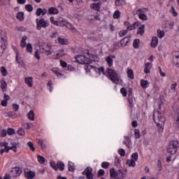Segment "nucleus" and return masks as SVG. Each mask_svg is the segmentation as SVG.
Wrapping results in <instances>:
<instances>
[{
    "label": "nucleus",
    "instance_id": "nucleus-46",
    "mask_svg": "<svg viewBox=\"0 0 179 179\" xmlns=\"http://www.w3.org/2000/svg\"><path fill=\"white\" fill-rule=\"evenodd\" d=\"M50 22L55 26H59V22L58 21H56L54 17H50Z\"/></svg>",
    "mask_w": 179,
    "mask_h": 179
},
{
    "label": "nucleus",
    "instance_id": "nucleus-10",
    "mask_svg": "<svg viewBox=\"0 0 179 179\" xmlns=\"http://www.w3.org/2000/svg\"><path fill=\"white\" fill-rule=\"evenodd\" d=\"M0 87L2 92H6V89H8V83H6V80H5V78H2L0 81Z\"/></svg>",
    "mask_w": 179,
    "mask_h": 179
},
{
    "label": "nucleus",
    "instance_id": "nucleus-22",
    "mask_svg": "<svg viewBox=\"0 0 179 179\" xmlns=\"http://www.w3.org/2000/svg\"><path fill=\"white\" fill-rule=\"evenodd\" d=\"M146 12H149V8H138L136 11V15H139L141 13L145 14L146 13Z\"/></svg>",
    "mask_w": 179,
    "mask_h": 179
},
{
    "label": "nucleus",
    "instance_id": "nucleus-34",
    "mask_svg": "<svg viewBox=\"0 0 179 179\" xmlns=\"http://www.w3.org/2000/svg\"><path fill=\"white\" fill-rule=\"evenodd\" d=\"M136 161L134 160V159H129L127 160V164L128 166H129V167H135L136 163Z\"/></svg>",
    "mask_w": 179,
    "mask_h": 179
},
{
    "label": "nucleus",
    "instance_id": "nucleus-49",
    "mask_svg": "<svg viewBox=\"0 0 179 179\" xmlns=\"http://www.w3.org/2000/svg\"><path fill=\"white\" fill-rule=\"evenodd\" d=\"M50 167H52V169H53V170H55V171H57L58 167L57 166V164H55V162H54L53 161L50 162Z\"/></svg>",
    "mask_w": 179,
    "mask_h": 179
},
{
    "label": "nucleus",
    "instance_id": "nucleus-56",
    "mask_svg": "<svg viewBox=\"0 0 179 179\" xmlns=\"http://www.w3.org/2000/svg\"><path fill=\"white\" fill-rule=\"evenodd\" d=\"M8 142H1L0 143V148H10Z\"/></svg>",
    "mask_w": 179,
    "mask_h": 179
},
{
    "label": "nucleus",
    "instance_id": "nucleus-18",
    "mask_svg": "<svg viewBox=\"0 0 179 179\" xmlns=\"http://www.w3.org/2000/svg\"><path fill=\"white\" fill-rule=\"evenodd\" d=\"M150 69H152V64L146 63L144 68L145 73H150Z\"/></svg>",
    "mask_w": 179,
    "mask_h": 179
},
{
    "label": "nucleus",
    "instance_id": "nucleus-14",
    "mask_svg": "<svg viewBox=\"0 0 179 179\" xmlns=\"http://www.w3.org/2000/svg\"><path fill=\"white\" fill-rule=\"evenodd\" d=\"M24 82L29 87H33V78L31 77H26L24 78Z\"/></svg>",
    "mask_w": 179,
    "mask_h": 179
},
{
    "label": "nucleus",
    "instance_id": "nucleus-31",
    "mask_svg": "<svg viewBox=\"0 0 179 179\" xmlns=\"http://www.w3.org/2000/svg\"><path fill=\"white\" fill-rule=\"evenodd\" d=\"M51 71L53 73H55V75H56V76H57V78H61V76H62V73H61L58 69H52Z\"/></svg>",
    "mask_w": 179,
    "mask_h": 179
},
{
    "label": "nucleus",
    "instance_id": "nucleus-55",
    "mask_svg": "<svg viewBox=\"0 0 179 179\" xmlns=\"http://www.w3.org/2000/svg\"><path fill=\"white\" fill-rule=\"evenodd\" d=\"M36 15L37 16H41V15H43V8H37V10L36 11Z\"/></svg>",
    "mask_w": 179,
    "mask_h": 179
},
{
    "label": "nucleus",
    "instance_id": "nucleus-59",
    "mask_svg": "<svg viewBox=\"0 0 179 179\" xmlns=\"http://www.w3.org/2000/svg\"><path fill=\"white\" fill-rule=\"evenodd\" d=\"M106 174V171H104V169H100L98 171V177H103Z\"/></svg>",
    "mask_w": 179,
    "mask_h": 179
},
{
    "label": "nucleus",
    "instance_id": "nucleus-36",
    "mask_svg": "<svg viewBox=\"0 0 179 179\" xmlns=\"http://www.w3.org/2000/svg\"><path fill=\"white\" fill-rule=\"evenodd\" d=\"M1 73L3 76H8V70H6V68L5 66H1L0 69Z\"/></svg>",
    "mask_w": 179,
    "mask_h": 179
},
{
    "label": "nucleus",
    "instance_id": "nucleus-61",
    "mask_svg": "<svg viewBox=\"0 0 179 179\" xmlns=\"http://www.w3.org/2000/svg\"><path fill=\"white\" fill-rule=\"evenodd\" d=\"M17 132L18 135H20V136H23L25 134L23 129H20L19 130H17Z\"/></svg>",
    "mask_w": 179,
    "mask_h": 179
},
{
    "label": "nucleus",
    "instance_id": "nucleus-33",
    "mask_svg": "<svg viewBox=\"0 0 179 179\" xmlns=\"http://www.w3.org/2000/svg\"><path fill=\"white\" fill-rule=\"evenodd\" d=\"M138 22H134L133 24L128 26L126 30H127V31L128 30H134V29H136V26H138Z\"/></svg>",
    "mask_w": 179,
    "mask_h": 179
},
{
    "label": "nucleus",
    "instance_id": "nucleus-15",
    "mask_svg": "<svg viewBox=\"0 0 179 179\" xmlns=\"http://www.w3.org/2000/svg\"><path fill=\"white\" fill-rule=\"evenodd\" d=\"M130 37H124L120 41V44L122 47H127V44L129 43Z\"/></svg>",
    "mask_w": 179,
    "mask_h": 179
},
{
    "label": "nucleus",
    "instance_id": "nucleus-57",
    "mask_svg": "<svg viewBox=\"0 0 179 179\" xmlns=\"http://www.w3.org/2000/svg\"><path fill=\"white\" fill-rule=\"evenodd\" d=\"M110 166V163L103 162L101 163V167L103 169H108V166Z\"/></svg>",
    "mask_w": 179,
    "mask_h": 179
},
{
    "label": "nucleus",
    "instance_id": "nucleus-4",
    "mask_svg": "<svg viewBox=\"0 0 179 179\" xmlns=\"http://www.w3.org/2000/svg\"><path fill=\"white\" fill-rule=\"evenodd\" d=\"M73 59L74 62H78L81 64H92V59H90V57H87L83 55H78Z\"/></svg>",
    "mask_w": 179,
    "mask_h": 179
},
{
    "label": "nucleus",
    "instance_id": "nucleus-53",
    "mask_svg": "<svg viewBox=\"0 0 179 179\" xmlns=\"http://www.w3.org/2000/svg\"><path fill=\"white\" fill-rule=\"evenodd\" d=\"M138 152H134L131 155V159L132 160H134V162H138Z\"/></svg>",
    "mask_w": 179,
    "mask_h": 179
},
{
    "label": "nucleus",
    "instance_id": "nucleus-8",
    "mask_svg": "<svg viewBox=\"0 0 179 179\" xmlns=\"http://www.w3.org/2000/svg\"><path fill=\"white\" fill-rule=\"evenodd\" d=\"M92 168H86L85 171L83 172V176H86L87 179H93V173H92Z\"/></svg>",
    "mask_w": 179,
    "mask_h": 179
},
{
    "label": "nucleus",
    "instance_id": "nucleus-12",
    "mask_svg": "<svg viewBox=\"0 0 179 179\" xmlns=\"http://www.w3.org/2000/svg\"><path fill=\"white\" fill-rule=\"evenodd\" d=\"M58 13H59L58 8H57L55 7H50L48 8V14L49 15H58Z\"/></svg>",
    "mask_w": 179,
    "mask_h": 179
},
{
    "label": "nucleus",
    "instance_id": "nucleus-17",
    "mask_svg": "<svg viewBox=\"0 0 179 179\" xmlns=\"http://www.w3.org/2000/svg\"><path fill=\"white\" fill-rule=\"evenodd\" d=\"M16 17L20 22H23V20H24V13L18 12L17 13Z\"/></svg>",
    "mask_w": 179,
    "mask_h": 179
},
{
    "label": "nucleus",
    "instance_id": "nucleus-16",
    "mask_svg": "<svg viewBox=\"0 0 179 179\" xmlns=\"http://www.w3.org/2000/svg\"><path fill=\"white\" fill-rule=\"evenodd\" d=\"M117 174L118 171H115V169H114V168L110 169V176L111 177V179H115Z\"/></svg>",
    "mask_w": 179,
    "mask_h": 179
},
{
    "label": "nucleus",
    "instance_id": "nucleus-64",
    "mask_svg": "<svg viewBox=\"0 0 179 179\" xmlns=\"http://www.w3.org/2000/svg\"><path fill=\"white\" fill-rule=\"evenodd\" d=\"M34 56H35V58H36V59H40V51L36 50L35 52Z\"/></svg>",
    "mask_w": 179,
    "mask_h": 179
},
{
    "label": "nucleus",
    "instance_id": "nucleus-52",
    "mask_svg": "<svg viewBox=\"0 0 179 179\" xmlns=\"http://www.w3.org/2000/svg\"><path fill=\"white\" fill-rule=\"evenodd\" d=\"M128 34V30H121L119 31V36L120 37H124L126 34Z\"/></svg>",
    "mask_w": 179,
    "mask_h": 179
},
{
    "label": "nucleus",
    "instance_id": "nucleus-48",
    "mask_svg": "<svg viewBox=\"0 0 179 179\" xmlns=\"http://www.w3.org/2000/svg\"><path fill=\"white\" fill-rule=\"evenodd\" d=\"M25 9L27 12H33V6L31 4H26Z\"/></svg>",
    "mask_w": 179,
    "mask_h": 179
},
{
    "label": "nucleus",
    "instance_id": "nucleus-27",
    "mask_svg": "<svg viewBox=\"0 0 179 179\" xmlns=\"http://www.w3.org/2000/svg\"><path fill=\"white\" fill-rule=\"evenodd\" d=\"M127 76L129 78V79H134V70L131 69H127Z\"/></svg>",
    "mask_w": 179,
    "mask_h": 179
},
{
    "label": "nucleus",
    "instance_id": "nucleus-40",
    "mask_svg": "<svg viewBox=\"0 0 179 179\" xmlns=\"http://www.w3.org/2000/svg\"><path fill=\"white\" fill-rule=\"evenodd\" d=\"M6 135H8V130L3 129L1 130L0 131V136L1 138H5V136H6Z\"/></svg>",
    "mask_w": 179,
    "mask_h": 179
},
{
    "label": "nucleus",
    "instance_id": "nucleus-24",
    "mask_svg": "<svg viewBox=\"0 0 179 179\" xmlns=\"http://www.w3.org/2000/svg\"><path fill=\"white\" fill-rule=\"evenodd\" d=\"M17 146H19V144L17 143H12L11 147H10V150H13V152H17Z\"/></svg>",
    "mask_w": 179,
    "mask_h": 179
},
{
    "label": "nucleus",
    "instance_id": "nucleus-26",
    "mask_svg": "<svg viewBox=\"0 0 179 179\" xmlns=\"http://www.w3.org/2000/svg\"><path fill=\"white\" fill-rule=\"evenodd\" d=\"M57 41L59 43V44H60V45H65V44H66V43H68V40L59 37L57 38Z\"/></svg>",
    "mask_w": 179,
    "mask_h": 179
},
{
    "label": "nucleus",
    "instance_id": "nucleus-25",
    "mask_svg": "<svg viewBox=\"0 0 179 179\" xmlns=\"http://www.w3.org/2000/svg\"><path fill=\"white\" fill-rule=\"evenodd\" d=\"M26 40H27V36H24L22 38V40H21V42H20V45H21L22 48H24V47H26V45H27V43H26Z\"/></svg>",
    "mask_w": 179,
    "mask_h": 179
},
{
    "label": "nucleus",
    "instance_id": "nucleus-13",
    "mask_svg": "<svg viewBox=\"0 0 179 179\" xmlns=\"http://www.w3.org/2000/svg\"><path fill=\"white\" fill-rule=\"evenodd\" d=\"M158 44H159V38H157V37L156 36H153L151 41V47H152V48H156Z\"/></svg>",
    "mask_w": 179,
    "mask_h": 179
},
{
    "label": "nucleus",
    "instance_id": "nucleus-47",
    "mask_svg": "<svg viewBox=\"0 0 179 179\" xmlns=\"http://www.w3.org/2000/svg\"><path fill=\"white\" fill-rule=\"evenodd\" d=\"M26 47L27 52H30V54H31V52H33V46L31 44L28 43Z\"/></svg>",
    "mask_w": 179,
    "mask_h": 179
},
{
    "label": "nucleus",
    "instance_id": "nucleus-28",
    "mask_svg": "<svg viewBox=\"0 0 179 179\" xmlns=\"http://www.w3.org/2000/svg\"><path fill=\"white\" fill-rule=\"evenodd\" d=\"M27 177L28 179H33L36 177V173L31 171L27 173Z\"/></svg>",
    "mask_w": 179,
    "mask_h": 179
},
{
    "label": "nucleus",
    "instance_id": "nucleus-51",
    "mask_svg": "<svg viewBox=\"0 0 179 179\" xmlns=\"http://www.w3.org/2000/svg\"><path fill=\"white\" fill-rule=\"evenodd\" d=\"M7 135H15V129L8 128Z\"/></svg>",
    "mask_w": 179,
    "mask_h": 179
},
{
    "label": "nucleus",
    "instance_id": "nucleus-5",
    "mask_svg": "<svg viewBox=\"0 0 179 179\" xmlns=\"http://www.w3.org/2000/svg\"><path fill=\"white\" fill-rule=\"evenodd\" d=\"M37 30H41V29H45L50 26V21L45 20L44 18H37L36 20Z\"/></svg>",
    "mask_w": 179,
    "mask_h": 179
},
{
    "label": "nucleus",
    "instance_id": "nucleus-41",
    "mask_svg": "<svg viewBox=\"0 0 179 179\" xmlns=\"http://www.w3.org/2000/svg\"><path fill=\"white\" fill-rule=\"evenodd\" d=\"M171 13H172L173 16H178V13L176 11V8L174 6H171V10H170Z\"/></svg>",
    "mask_w": 179,
    "mask_h": 179
},
{
    "label": "nucleus",
    "instance_id": "nucleus-35",
    "mask_svg": "<svg viewBox=\"0 0 179 179\" xmlns=\"http://www.w3.org/2000/svg\"><path fill=\"white\" fill-rule=\"evenodd\" d=\"M37 160L38 163H40V164H44V163H45V158H44V157H42L41 155H38L37 157Z\"/></svg>",
    "mask_w": 179,
    "mask_h": 179
},
{
    "label": "nucleus",
    "instance_id": "nucleus-50",
    "mask_svg": "<svg viewBox=\"0 0 179 179\" xmlns=\"http://www.w3.org/2000/svg\"><path fill=\"white\" fill-rule=\"evenodd\" d=\"M139 43H140L139 39H135L134 41L133 45L134 48H139Z\"/></svg>",
    "mask_w": 179,
    "mask_h": 179
},
{
    "label": "nucleus",
    "instance_id": "nucleus-11",
    "mask_svg": "<svg viewBox=\"0 0 179 179\" xmlns=\"http://www.w3.org/2000/svg\"><path fill=\"white\" fill-rule=\"evenodd\" d=\"M101 6V3H93L90 5L91 8H92L94 10H96V12H99L100 10V8Z\"/></svg>",
    "mask_w": 179,
    "mask_h": 179
},
{
    "label": "nucleus",
    "instance_id": "nucleus-9",
    "mask_svg": "<svg viewBox=\"0 0 179 179\" xmlns=\"http://www.w3.org/2000/svg\"><path fill=\"white\" fill-rule=\"evenodd\" d=\"M15 61L21 66H24V62H23V59H22V57H20V54L19 53V51H17V50L16 51Z\"/></svg>",
    "mask_w": 179,
    "mask_h": 179
},
{
    "label": "nucleus",
    "instance_id": "nucleus-7",
    "mask_svg": "<svg viewBox=\"0 0 179 179\" xmlns=\"http://www.w3.org/2000/svg\"><path fill=\"white\" fill-rule=\"evenodd\" d=\"M10 173L13 177H19L22 174V169L17 166L14 167L12 169Z\"/></svg>",
    "mask_w": 179,
    "mask_h": 179
},
{
    "label": "nucleus",
    "instance_id": "nucleus-2",
    "mask_svg": "<svg viewBox=\"0 0 179 179\" xmlns=\"http://www.w3.org/2000/svg\"><path fill=\"white\" fill-rule=\"evenodd\" d=\"M106 73L108 74L107 77L115 85H118L120 83V76H118V73L113 69L107 68L106 69Z\"/></svg>",
    "mask_w": 179,
    "mask_h": 179
},
{
    "label": "nucleus",
    "instance_id": "nucleus-1",
    "mask_svg": "<svg viewBox=\"0 0 179 179\" xmlns=\"http://www.w3.org/2000/svg\"><path fill=\"white\" fill-rule=\"evenodd\" d=\"M153 120L157 127L158 132H163V127H164V122H166V118L163 113L160 110L154 112Z\"/></svg>",
    "mask_w": 179,
    "mask_h": 179
},
{
    "label": "nucleus",
    "instance_id": "nucleus-44",
    "mask_svg": "<svg viewBox=\"0 0 179 179\" xmlns=\"http://www.w3.org/2000/svg\"><path fill=\"white\" fill-rule=\"evenodd\" d=\"M164 31H162L160 29L157 30V37H159V38H163L164 37Z\"/></svg>",
    "mask_w": 179,
    "mask_h": 179
},
{
    "label": "nucleus",
    "instance_id": "nucleus-63",
    "mask_svg": "<svg viewBox=\"0 0 179 179\" xmlns=\"http://www.w3.org/2000/svg\"><path fill=\"white\" fill-rule=\"evenodd\" d=\"M13 109L14 111H18L19 110V105L18 104H13Z\"/></svg>",
    "mask_w": 179,
    "mask_h": 179
},
{
    "label": "nucleus",
    "instance_id": "nucleus-39",
    "mask_svg": "<svg viewBox=\"0 0 179 179\" xmlns=\"http://www.w3.org/2000/svg\"><path fill=\"white\" fill-rule=\"evenodd\" d=\"M134 136L136 139H139V138H141V131H139V129H134Z\"/></svg>",
    "mask_w": 179,
    "mask_h": 179
},
{
    "label": "nucleus",
    "instance_id": "nucleus-43",
    "mask_svg": "<svg viewBox=\"0 0 179 179\" xmlns=\"http://www.w3.org/2000/svg\"><path fill=\"white\" fill-rule=\"evenodd\" d=\"M27 146H29L31 152H34L36 150V147H34V145L31 141L27 143Z\"/></svg>",
    "mask_w": 179,
    "mask_h": 179
},
{
    "label": "nucleus",
    "instance_id": "nucleus-29",
    "mask_svg": "<svg viewBox=\"0 0 179 179\" xmlns=\"http://www.w3.org/2000/svg\"><path fill=\"white\" fill-rule=\"evenodd\" d=\"M27 117H28L29 120H30L31 121H34V112L33 111V110H31L28 113Z\"/></svg>",
    "mask_w": 179,
    "mask_h": 179
},
{
    "label": "nucleus",
    "instance_id": "nucleus-54",
    "mask_svg": "<svg viewBox=\"0 0 179 179\" xmlns=\"http://www.w3.org/2000/svg\"><path fill=\"white\" fill-rule=\"evenodd\" d=\"M120 93H122L124 97H127V94H128L127 92V89H125L124 87L120 89Z\"/></svg>",
    "mask_w": 179,
    "mask_h": 179
},
{
    "label": "nucleus",
    "instance_id": "nucleus-60",
    "mask_svg": "<svg viewBox=\"0 0 179 179\" xmlns=\"http://www.w3.org/2000/svg\"><path fill=\"white\" fill-rule=\"evenodd\" d=\"M162 169H163V166H162V161L158 160V162H157V170L159 171H162Z\"/></svg>",
    "mask_w": 179,
    "mask_h": 179
},
{
    "label": "nucleus",
    "instance_id": "nucleus-42",
    "mask_svg": "<svg viewBox=\"0 0 179 179\" xmlns=\"http://www.w3.org/2000/svg\"><path fill=\"white\" fill-rule=\"evenodd\" d=\"M9 150H10V147H6L3 149L0 150V155H3V153H9Z\"/></svg>",
    "mask_w": 179,
    "mask_h": 179
},
{
    "label": "nucleus",
    "instance_id": "nucleus-19",
    "mask_svg": "<svg viewBox=\"0 0 179 179\" xmlns=\"http://www.w3.org/2000/svg\"><path fill=\"white\" fill-rule=\"evenodd\" d=\"M128 101H129V107H131L132 108L134 106V96H132V94H128Z\"/></svg>",
    "mask_w": 179,
    "mask_h": 179
},
{
    "label": "nucleus",
    "instance_id": "nucleus-30",
    "mask_svg": "<svg viewBox=\"0 0 179 179\" xmlns=\"http://www.w3.org/2000/svg\"><path fill=\"white\" fill-rule=\"evenodd\" d=\"M141 87H143V89H146V87H149V82H148V80H141Z\"/></svg>",
    "mask_w": 179,
    "mask_h": 179
},
{
    "label": "nucleus",
    "instance_id": "nucleus-23",
    "mask_svg": "<svg viewBox=\"0 0 179 179\" xmlns=\"http://www.w3.org/2000/svg\"><path fill=\"white\" fill-rule=\"evenodd\" d=\"M57 167L60 171H64V170H65V164L62 162H58L57 163Z\"/></svg>",
    "mask_w": 179,
    "mask_h": 179
},
{
    "label": "nucleus",
    "instance_id": "nucleus-38",
    "mask_svg": "<svg viewBox=\"0 0 179 179\" xmlns=\"http://www.w3.org/2000/svg\"><path fill=\"white\" fill-rule=\"evenodd\" d=\"M129 142H131V138H129V136H124V141H123L124 145L128 146V145H129Z\"/></svg>",
    "mask_w": 179,
    "mask_h": 179
},
{
    "label": "nucleus",
    "instance_id": "nucleus-32",
    "mask_svg": "<svg viewBox=\"0 0 179 179\" xmlns=\"http://www.w3.org/2000/svg\"><path fill=\"white\" fill-rule=\"evenodd\" d=\"M76 168H75V164L71 162H69V171H75Z\"/></svg>",
    "mask_w": 179,
    "mask_h": 179
},
{
    "label": "nucleus",
    "instance_id": "nucleus-45",
    "mask_svg": "<svg viewBox=\"0 0 179 179\" xmlns=\"http://www.w3.org/2000/svg\"><path fill=\"white\" fill-rule=\"evenodd\" d=\"M120 17H121V12H120V10L115 11L113 14L114 19H120Z\"/></svg>",
    "mask_w": 179,
    "mask_h": 179
},
{
    "label": "nucleus",
    "instance_id": "nucleus-21",
    "mask_svg": "<svg viewBox=\"0 0 179 179\" xmlns=\"http://www.w3.org/2000/svg\"><path fill=\"white\" fill-rule=\"evenodd\" d=\"M106 62L109 67L113 66L114 61L113 60V57H111V56L106 57Z\"/></svg>",
    "mask_w": 179,
    "mask_h": 179
},
{
    "label": "nucleus",
    "instance_id": "nucleus-3",
    "mask_svg": "<svg viewBox=\"0 0 179 179\" xmlns=\"http://www.w3.org/2000/svg\"><path fill=\"white\" fill-rule=\"evenodd\" d=\"M179 149L178 141H173L169 143L166 148V152L170 155H176Z\"/></svg>",
    "mask_w": 179,
    "mask_h": 179
},
{
    "label": "nucleus",
    "instance_id": "nucleus-62",
    "mask_svg": "<svg viewBox=\"0 0 179 179\" xmlns=\"http://www.w3.org/2000/svg\"><path fill=\"white\" fill-rule=\"evenodd\" d=\"M84 68H85V71H87V72H90V69H93V68H94V67H93L91 65H89V66L86 65V66H85Z\"/></svg>",
    "mask_w": 179,
    "mask_h": 179
},
{
    "label": "nucleus",
    "instance_id": "nucleus-37",
    "mask_svg": "<svg viewBox=\"0 0 179 179\" xmlns=\"http://www.w3.org/2000/svg\"><path fill=\"white\" fill-rule=\"evenodd\" d=\"M138 19L143 21L148 20V15L143 13H140L138 14Z\"/></svg>",
    "mask_w": 179,
    "mask_h": 179
},
{
    "label": "nucleus",
    "instance_id": "nucleus-20",
    "mask_svg": "<svg viewBox=\"0 0 179 179\" xmlns=\"http://www.w3.org/2000/svg\"><path fill=\"white\" fill-rule=\"evenodd\" d=\"M137 34L143 36L145 34V24H141L137 30Z\"/></svg>",
    "mask_w": 179,
    "mask_h": 179
},
{
    "label": "nucleus",
    "instance_id": "nucleus-58",
    "mask_svg": "<svg viewBox=\"0 0 179 179\" xmlns=\"http://www.w3.org/2000/svg\"><path fill=\"white\" fill-rule=\"evenodd\" d=\"M118 153L122 157H124V156H125V150L120 148L118 150Z\"/></svg>",
    "mask_w": 179,
    "mask_h": 179
},
{
    "label": "nucleus",
    "instance_id": "nucleus-6",
    "mask_svg": "<svg viewBox=\"0 0 179 179\" xmlns=\"http://www.w3.org/2000/svg\"><path fill=\"white\" fill-rule=\"evenodd\" d=\"M40 52L45 54V55H51L52 54V49L51 48V46L45 45L40 48Z\"/></svg>",
    "mask_w": 179,
    "mask_h": 179
}]
</instances>
